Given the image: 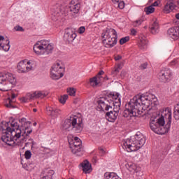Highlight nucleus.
<instances>
[{
    "instance_id": "54",
    "label": "nucleus",
    "mask_w": 179,
    "mask_h": 179,
    "mask_svg": "<svg viewBox=\"0 0 179 179\" xmlns=\"http://www.w3.org/2000/svg\"><path fill=\"white\" fill-rule=\"evenodd\" d=\"M103 79H104V80H108V77H107V76H106L104 77Z\"/></svg>"
},
{
    "instance_id": "1",
    "label": "nucleus",
    "mask_w": 179,
    "mask_h": 179,
    "mask_svg": "<svg viewBox=\"0 0 179 179\" xmlns=\"http://www.w3.org/2000/svg\"><path fill=\"white\" fill-rule=\"evenodd\" d=\"M157 99L155 95L137 94L126 104L124 117H138L143 115L145 110H150L156 104Z\"/></svg>"
},
{
    "instance_id": "20",
    "label": "nucleus",
    "mask_w": 179,
    "mask_h": 179,
    "mask_svg": "<svg viewBox=\"0 0 179 179\" xmlns=\"http://www.w3.org/2000/svg\"><path fill=\"white\" fill-rule=\"evenodd\" d=\"M167 33L169 36L171 37V38H173V40H177V38L179 37V28L177 27L176 28H169Z\"/></svg>"
},
{
    "instance_id": "12",
    "label": "nucleus",
    "mask_w": 179,
    "mask_h": 179,
    "mask_svg": "<svg viewBox=\"0 0 179 179\" xmlns=\"http://www.w3.org/2000/svg\"><path fill=\"white\" fill-rule=\"evenodd\" d=\"M69 143L71 152L74 155L82 152V141L78 137H73L72 139H69Z\"/></svg>"
},
{
    "instance_id": "59",
    "label": "nucleus",
    "mask_w": 179,
    "mask_h": 179,
    "mask_svg": "<svg viewBox=\"0 0 179 179\" xmlns=\"http://www.w3.org/2000/svg\"><path fill=\"white\" fill-rule=\"evenodd\" d=\"M0 179H2V176L0 175Z\"/></svg>"
},
{
    "instance_id": "14",
    "label": "nucleus",
    "mask_w": 179,
    "mask_h": 179,
    "mask_svg": "<svg viewBox=\"0 0 179 179\" xmlns=\"http://www.w3.org/2000/svg\"><path fill=\"white\" fill-rule=\"evenodd\" d=\"M48 96V94L41 92V91H36L33 94L28 93L27 94V99L26 98H23L22 101L24 103H26L27 100H33V99H44V97H47Z\"/></svg>"
},
{
    "instance_id": "2",
    "label": "nucleus",
    "mask_w": 179,
    "mask_h": 179,
    "mask_svg": "<svg viewBox=\"0 0 179 179\" xmlns=\"http://www.w3.org/2000/svg\"><path fill=\"white\" fill-rule=\"evenodd\" d=\"M171 127V108H166L157 120H151L150 127L157 135H164L170 131Z\"/></svg>"
},
{
    "instance_id": "43",
    "label": "nucleus",
    "mask_w": 179,
    "mask_h": 179,
    "mask_svg": "<svg viewBox=\"0 0 179 179\" xmlns=\"http://www.w3.org/2000/svg\"><path fill=\"white\" fill-rule=\"evenodd\" d=\"M85 30H86V28L85 27H80L78 29V33L80 34H83V33H85Z\"/></svg>"
},
{
    "instance_id": "23",
    "label": "nucleus",
    "mask_w": 179,
    "mask_h": 179,
    "mask_svg": "<svg viewBox=\"0 0 179 179\" xmlns=\"http://www.w3.org/2000/svg\"><path fill=\"white\" fill-rule=\"evenodd\" d=\"M80 166L83 167V171L85 173V174H89V173L92 171V164H90L89 161L85 160L80 164Z\"/></svg>"
},
{
    "instance_id": "29",
    "label": "nucleus",
    "mask_w": 179,
    "mask_h": 179,
    "mask_svg": "<svg viewBox=\"0 0 179 179\" xmlns=\"http://www.w3.org/2000/svg\"><path fill=\"white\" fill-rule=\"evenodd\" d=\"M105 177V179H121L115 173H106Z\"/></svg>"
},
{
    "instance_id": "31",
    "label": "nucleus",
    "mask_w": 179,
    "mask_h": 179,
    "mask_svg": "<svg viewBox=\"0 0 179 179\" xmlns=\"http://www.w3.org/2000/svg\"><path fill=\"white\" fill-rule=\"evenodd\" d=\"M43 173L45 174V177H50V178H52V176H54V171L51 169H45L43 171Z\"/></svg>"
},
{
    "instance_id": "47",
    "label": "nucleus",
    "mask_w": 179,
    "mask_h": 179,
    "mask_svg": "<svg viewBox=\"0 0 179 179\" xmlns=\"http://www.w3.org/2000/svg\"><path fill=\"white\" fill-rule=\"evenodd\" d=\"M101 75H104V71H100L97 76L96 78H98V79H101Z\"/></svg>"
},
{
    "instance_id": "36",
    "label": "nucleus",
    "mask_w": 179,
    "mask_h": 179,
    "mask_svg": "<svg viewBox=\"0 0 179 179\" xmlns=\"http://www.w3.org/2000/svg\"><path fill=\"white\" fill-rule=\"evenodd\" d=\"M66 100H68V95L65 94L62 96L59 99V101L62 103V104H65V103H66Z\"/></svg>"
},
{
    "instance_id": "10",
    "label": "nucleus",
    "mask_w": 179,
    "mask_h": 179,
    "mask_svg": "<svg viewBox=\"0 0 179 179\" xmlns=\"http://www.w3.org/2000/svg\"><path fill=\"white\" fill-rule=\"evenodd\" d=\"M64 71H65V67L62 64V62H56L50 69V78L53 80H58L64 76Z\"/></svg>"
},
{
    "instance_id": "58",
    "label": "nucleus",
    "mask_w": 179,
    "mask_h": 179,
    "mask_svg": "<svg viewBox=\"0 0 179 179\" xmlns=\"http://www.w3.org/2000/svg\"><path fill=\"white\" fill-rule=\"evenodd\" d=\"M149 2L150 3V2H153V0H149Z\"/></svg>"
},
{
    "instance_id": "30",
    "label": "nucleus",
    "mask_w": 179,
    "mask_h": 179,
    "mask_svg": "<svg viewBox=\"0 0 179 179\" xmlns=\"http://www.w3.org/2000/svg\"><path fill=\"white\" fill-rule=\"evenodd\" d=\"M138 47L141 50H146V48H148V41L141 40L138 43Z\"/></svg>"
},
{
    "instance_id": "25",
    "label": "nucleus",
    "mask_w": 179,
    "mask_h": 179,
    "mask_svg": "<svg viewBox=\"0 0 179 179\" xmlns=\"http://www.w3.org/2000/svg\"><path fill=\"white\" fill-rule=\"evenodd\" d=\"M31 122L27 121L26 122L25 128L24 129V132L22 131V136H29L31 132H33V129H31Z\"/></svg>"
},
{
    "instance_id": "53",
    "label": "nucleus",
    "mask_w": 179,
    "mask_h": 179,
    "mask_svg": "<svg viewBox=\"0 0 179 179\" xmlns=\"http://www.w3.org/2000/svg\"><path fill=\"white\" fill-rule=\"evenodd\" d=\"M176 19H178V20H179V13L176 15Z\"/></svg>"
},
{
    "instance_id": "51",
    "label": "nucleus",
    "mask_w": 179,
    "mask_h": 179,
    "mask_svg": "<svg viewBox=\"0 0 179 179\" xmlns=\"http://www.w3.org/2000/svg\"><path fill=\"white\" fill-rule=\"evenodd\" d=\"M176 64H177V59H174L171 61V65H176Z\"/></svg>"
},
{
    "instance_id": "9",
    "label": "nucleus",
    "mask_w": 179,
    "mask_h": 179,
    "mask_svg": "<svg viewBox=\"0 0 179 179\" xmlns=\"http://www.w3.org/2000/svg\"><path fill=\"white\" fill-rule=\"evenodd\" d=\"M103 38L102 43L106 48H112L117 44V31L114 29H110L103 31L101 34Z\"/></svg>"
},
{
    "instance_id": "48",
    "label": "nucleus",
    "mask_w": 179,
    "mask_h": 179,
    "mask_svg": "<svg viewBox=\"0 0 179 179\" xmlns=\"http://www.w3.org/2000/svg\"><path fill=\"white\" fill-rule=\"evenodd\" d=\"M19 121H20V122H22V124H23V122H24V127L27 125V124H26V122H27L26 118H24H24H22V119L20 120Z\"/></svg>"
},
{
    "instance_id": "18",
    "label": "nucleus",
    "mask_w": 179,
    "mask_h": 179,
    "mask_svg": "<svg viewBox=\"0 0 179 179\" xmlns=\"http://www.w3.org/2000/svg\"><path fill=\"white\" fill-rule=\"evenodd\" d=\"M46 111L48 115H50L52 118H57L58 115H61V110L52 107L46 108Z\"/></svg>"
},
{
    "instance_id": "42",
    "label": "nucleus",
    "mask_w": 179,
    "mask_h": 179,
    "mask_svg": "<svg viewBox=\"0 0 179 179\" xmlns=\"http://www.w3.org/2000/svg\"><path fill=\"white\" fill-rule=\"evenodd\" d=\"M15 31H24V29L20 25H17L14 27Z\"/></svg>"
},
{
    "instance_id": "8",
    "label": "nucleus",
    "mask_w": 179,
    "mask_h": 179,
    "mask_svg": "<svg viewBox=\"0 0 179 179\" xmlns=\"http://www.w3.org/2000/svg\"><path fill=\"white\" fill-rule=\"evenodd\" d=\"M33 50L37 55H50L52 54L54 45L50 43L48 41L42 40L34 45Z\"/></svg>"
},
{
    "instance_id": "46",
    "label": "nucleus",
    "mask_w": 179,
    "mask_h": 179,
    "mask_svg": "<svg viewBox=\"0 0 179 179\" xmlns=\"http://www.w3.org/2000/svg\"><path fill=\"white\" fill-rule=\"evenodd\" d=\"M160 0H157L156 1H155L151 6L152 7H155V6H159V5H160Z\"/></svg>"
},
{
    "instance_id": "13",
    "label": "nucleus",
    "mask_w": 179,
    "mask_h": 179,
    "mask_svg": "<svg viewBox=\"0 0 179 179\" xmlns=\"http://www.w3.org/2000/svg\"><path fill=\"white\" fill-rule=\"evenodd\" d=\"M76 33L73 29L71 28H67L65 29L64 34V41L66 44H72L73 41L76 38Z\"/></svg>"
},
{
    "instance_id": "33",
    "label": "nucleus",
    "mask_w": 179,
    "mask_h": 179,
    "mask_svg": "<svg viewBox=\"0 0 179 179\" xmlns=\"http://www.w3.org/2000/svg\"><path fill=\"white\" fill-rule=\"evenodd\" d=\"M144 10L146 13V15H150V13H153L155 12V7L151 5L145 8Z\"/></svg>"
},
{
    "instance_id": "56",
    "label": "nucleus",
    "mask_w": 179,
    "mask_h": 179,
    "mask_svg": "<svg viewBox=\"0 0 179 179\" xmlns=\"http://www.w3.org/2000/svg\"><path fill=\"white\" fill-rule=\"evenodd\" d=\"M36 125H37V122L34 123V127H36Z\"/></svg>"
},
{
    "instance_id": "26",
    "label": "nucleus",
    "mask_w": 179,
    "mask_h": 179,
    "mask_svg": "<svg viewBox=\"0 0 179 179\" xmlns=\"http://www.w3.org/2000/svg\"><path fill=\"white\" fill-rule=\"evenodd\" d=\"M176 9V6L174 3L171 1H168L164 6V12L165 13H170L171 10H174Z\"/></svg>"
},
{
    "instance_id": "52",
    "label": "nucleus",
    "mask_w": 179,
    "mask_h": 179,
    "mask_svg": "<svg viewBox=\"0 0 179 179\" xmlns=\"http://www.w3.org/2000/svg\"><path fill=\"white\" fill-rule=\"evenodd\" d=\"M35 145H36V142L32 141H31V150H33V149L34 148Z\"/></svg>"
},
{
    "instance_id": "50",
    "label": "nucleus",
    "mask_w": 179,
    "mask_h": 179,
    "mask_svg": "<svg viewBox=\"0 0 179 179\" xmlns=\"http://www.w3.org/2000/svg\"><path fill=\"white\" fill-rule=\"evenodd\" d=\"M131 33L132 34V36H136V30L133 29L131 30Z\"/></svg>"
},
{
    "instance_id": "3",
    "label": "nucleus",
    "mask_w": 179,
    "mask_h": 179,
    "mask_svg": "<svg viewBox=\"0 0 179 179\" xmlns=\"http://www.w3.org/2000/svg\"><path fill=\"white\" fill-rule=\"evenodd\" d=\"M1 129L2 130L3 135L1 136V140L3 142L6 143L8 146H14L17 145L18 139L22 138V129H12L9 127V122H2L1 125Z\"/></svg>"
},
{
    "instance_id": "11",
    "label": "nucleus",
    "mask_w": 179,
    "mask_h": 179,
    "mask_svg": "<svg viewBox=\"0 0 179 179\" xmlns=\"http://www.w3.org/2000/svg\"><path fill=\"white\" fill-rule=\"evenodd\" d=\"M70 124V127L73 131L79 133L82 131V122L80 119L77 116H70L69 118L66 119Z\"/></svg>"
},
{
    "instance_id": "5",
    "label": "nucleus",
    "mask_w": 179,
    "mask_h": 179,
    "mask_svg": "<svg viewBox=\"0 0 179 179\" xmlns=\"http://www.w3.org/2000/svg\"><path fill=\"white\" fill-rule=\"evenodd\" d=\"M79 10H80V3L78 2V0H72L69 8L61 7L57 8L53 15L56 17V20H59V19H64V17L68 16L69 13L70 15L79 13Z\"/></svg>"
},
{
    "instance_id": "60",
    "label": "nucleus",
    "mask_w": 179,
    "mask_h": 179,
    "mask_svg": "<svg viewBox=\"0 0 179 179\" xmlns=\"http://www.w3.org/2000/svg\"><path fill=\"white\" fill-rule=\"evenodd\" d=\"M101 150L102 152H103V150H103V149H101Z\"/></svg>"
},
{
    "instance_id": "45",
    "label": "nucleus",
    "mask_w": 179,
    "mask_h": 179,
    "mask_svg": "<svg viewBox=\"0 0 179 179\" xmlns=\"http://www.w3.org/2000/svg\"><path fill=\"white\" fill-rule=\"evenodd\" d=\"M140 69L143 70V69H146V68H148V63H144L142 64L140 66H139Z\"/></svg>"
},
{
    "instance_id": "19",
    "label": "nucleus",
    "mask_w": 179,
    "mask_h": 179,
    "mask_svg": "<svg viewBox=\"0 0 179 179\" xmlns=\"http://www.w3.org/2000/svg\"><path fill=\"white\" fill-rule=\"evenodd\" d=\"M110 110L109 112L106 113V118L109 122H115V120H117L118 117V113L111 110L112 109Z\"/></svg>"
},
{
    "instance_id": "24",
    "label": "nucleus",
    "mask_w": 179,
    "mask_h": 179,
    "mask_svg": "<svg viewBox=\"0 0 179 179\" xmlns=\"http://www.w3.org/2000/svg\"><path fill=\"white\" fill-rule=\"evenodd\" d=\"M16 97H17L16 94H12L11 99L8 98L6 99V103H5V106L7 107V108H16V106L13 105V103H14L13 100H15Z\"/></svg>"
},
{
    "instance_id": "32",
    "label": "nucleus",
    "mask_w": 179,
    "mask_h": 179,
    "mask_svg": "<svg viewBox=\"0 0 179 179\" xmlns=\"http://www.w3.org/2000/svg\"><path fill=\"white\" fill-rule=\"evenodd\" d=\"M112 2L113 3H117V7L120 9H124V8H125V3L124 1L120 2V0H112Z\"/></svg>"
},
{
    "instance_id": "15",
    "label": "nucleus",
    "mask_w": 179,
    "mask_h": 179,
    "mask_svg": "<svg viewBox=\"0 0 179 179\" xmlns=\"http://www.w3.org/2000/svg\"><path fill=\"white\" fill-rule=\"evenodd\" d=\"M31 62L30 61L27 62H20L17 66V71L20 73H24L26 72H29L33 69V66L30 65Z\"/></svg>"
},
{
    "instance_id": "6",
    "label": "nucleus",
    "mask_w": 179,
    "mask_h": 179,
    "mask_svg": "<svg viewBox=\"0 0 179 179\" xmlns=\"http://www.w3.org/2000/svg\"><path fill=\"white\" fill-rule=\"evenodd\" d=\"M17 83L16 77L9 72L0 73V90L8 92Z\"/></svg>"
},
{
    "instance_id": "4",
    "label": "nucleus",
    "mask_w": 179,
    "mask_h": 179,
    "mask_svg": "<svg viewBox=\"0 0 179 179\" xmlns=\"http://www.w3.org/2000/svg\"><path fill=\"white\" fill-rule=\"evenodd\" d=\"M146 143V138L142 134L138 133L131 138H127L122 143V148L127 152H136Z\"/></svg>"
},
{
    "instance_id": "27",
    "label": "nucleus",
    "mask_w": 179,
    "mask_h": 179,
    "mask_svg": "<svg viewBox=\"0 0 179 179\" xmlns=\"http://www.w3.org/2000/svg\"><path fill=\"white\" fill-rule=\"evenodd\" d=\"M113 104V112L117 113V114L120 113V110H121V101L120 99L117 101L112 103Z\"/></svg>"
},
{
    "instance_id": "35",
    "label": "nucleus",
    "mask_w": 179,
    "mask_h": 179,
    "mask_svg": "<svg viewBox=\"0 0 179 179\" xmlns=\"http://www.w3.org/2000/svg\"><path fill=\"white\" fill-rule=\"evenodd\" d=\"M90 85L94 87L99 85V83L97 82V76H94L90 79Z\"/></svg>"
},
{
    "instance_id": "49",
    "label": "nucleus",
    "mask_w": 179,
    "mask_h": 179,
    "mask_svg": "<svg viewBox=\"0 0 179 179\" xmlns=\"http://www.w3.org/2000/svg\"><path fill=\"white\" fill-rule=\"evenodd\" d=\"M122 57H121V55H117L115 57V61H120V59H122Z\"/></svg>"
},
{
    "instance_id": "28",
    "label": "nucleus",
    "mask_w": 179,
    "mask_h": 179,
    "mask_svg": "<svg viewBox=\"0 0 179 179\" xmlns=\"http://www.w3.org/2000/svg\"><path fill=\"white\" fill-rule=\"evenodd\" d=\"M8 123L11 127V129H22V128H20V124H19L17 122H15V120H13L11 122H8Z\"/></svg>"
},
{
    "instance_id": "22",
    "label": "nucleus",
    "mask_w": 179,
    "mask_h": 179,
    "mask_svg": "<svg viewBox=\"0 0 179 179\" xmlns=\"http://www.w3.org/2000/svg\"><path fill=\"white\" fill-rule=\"evenodd\" d=\"M126 167L129 170V171H130V173H133V174L135 173H139V171H141V168L136 166V164H134L132 162L127 164Z\"/></svg>"
},
{
    "instance_id": "61",
    "label": "nucleus",
    "mask_w": 179,
    "mask_h": 179,
    "mask_svg": "<svg viewBox=\"0 0 179 179\" xmlns=\"http://www.w3.org/2000/svg\"><path fill=\"white\" fill-rule=\"evenodd\" d=\"M178 148H179V144H178Z\"/></svg>"
},
{
    "instance_id": "34",
    "label": "nucleus",
    "mask_w": 179,
    "mask_h": 179,
    "mask_svg": "<svg viewBox=\"0 0 179 179\" xmlns=\"http://www.w3.org/2000/svg\"><path fill=\"white\" fill-rule=\"evenodd\" d=\"M62 129L68 130L72 129V127H71V124H69V122L66 119L63 125H62Z\"/></svg>"
},
{
    "instance_id": "21",
    "label": "nucleus",
    "mask_w": 179,
    "mask_h": 179,
    "mask_svg": "<svg viewBox=\"0 0 179 179\" xmlns=\"http://www.w3.org/2000/svg\"><path fill=\"white\" fill-rule=\"evenodd\" d=\"M150 31L152 34H157L160 31V26L157 21H154L149 27Z\"/></svg>"
},
{
    "instance_id": "17",
    "label": "nucleus",
    "mask_w": 179,
    "mask_h": 179,
    "mask_svg": "<svg viewBox=\"0 0 179 179\" xmlns=\"http://www.w3.org/2000/svg\"><path fill=\"white\" fill-rule=\"evenodd\" d=\"M10 41L8 37L5 38L2 36H0V47L3 51L8 52L10 50Z\"/></svg>"
},
{
    "instance_id": "38",
    "label": "nucleus",
    "mask_w": 179,
    "mask_h": 179,
    "mask_svg": "<svg viewBox=\"0 0 179 179\" xmlns=\"http://www.w3.org/2000/svg\"><path fill=\"white\" fill-rule=\"evenodd\" d=\"M67 93H69V96H75L76 94V90L69 88L67 90Z\"/></svg>"
},
{
    "instance_id": "57",
    "label": "nucleus",
    "mask_w": 179,
    "mask_h": 179,
    "mask_svg": "<svg viewBox=\"0 0 179 179\" xmlns=\"http://www.w3.org/2000/svg\"><path fill=\"white\" fill-rule=\"evenodd\" d=\"M27 145H29V143H25V146H27Z\"/></svg>"
},
{
    "instance_id": "40",
    "label": "nucleus",
    "mask_w": 179,
    "mask_h": 179,
    "mask_svg": "<svg viewBox=\"0 0 179 179\" xmlns=\"http://www.w3.org/2000/svg\"><path fill=\"white\" fill-rule=\"evenodd\" d=\"M142 20H136L133 22V26L134 27H138V26H141L142 24Z\"/></svg>"
},
{
    "instance_id": "41",
    "label": "nucleus",
    "mask_w": 179,
    "mask_h": 179,
    "mask_svg": "<svg viewBox=\"0 0 179 179\" xmlns=\"http://www.w3.org/2000/svg\"><path fill=\"white\" fill-rule=\"evenodd\" d=\"M173 118L176 120V121H178L179 120V111L178 109H176V110L174 111L173 113Z\"/></svg>"
},
{
    "instance_id": "16",
    "label": "nucleus",
    "mask_w": 179,
    "mask_h": 179,
    "mask_svg": "<svg viewBox=\"0 0 179 179\" xmlns=\"http://www.w3.org/2000/svg\"><path fill=\"white\" fill-rule=\"evenodd\" d=\"M158 75L159 80L161 82L166 83L167 82L168 79H170L171 71L170 69L165 68L161 70Z\"/></svg>"
},
{
    "instance_id": "55",
    "label": "nucleus",
    "mask_w": 179,
    "mask_h": 179,
    "mask_svg": "<svg viewBox=\"0 0 179 179\" xmlns=\"http://www.w3.org/2000/svg\"><path fill=\"white\" fill-rule=\"evenodd\" d=\"M33 111H34V113H37V109L34 108V109H33Z\"/></svg>"
},
{
    "instance_id": "39",
    "label": "nucleus",
    "mask_w": 179,
    "mask_h": 179,
    "mask_svg": "<svg viewBox=\"0 0 179 179\" xmlns=\"http://www.w3.org/2000/svg\"><path fill=\"white\" fill-rule=\"evenodd\" d=\"M24 157L27 160H29V159H31V151L27 150L24 153Z\"/></svg>"
},
{
    "instance_id": "37",
    "label": "nucleus",
    "mask_w": 179,
    "mask_h": 179,
    "mask_svg": "<svg viewBox=\"0 0 179 179\" xmlns=\"http://www.w3.org/2000/svg\"><path fill=\"white\" fill-rule=\"evenodd\" d=\"M127 41H129V36H126V37L122 38L120 40V44H121V45H122L123 44H125V43H127Z\"/></svg>"
},
{
    "instance_id": "44",
    "label": "nucleus",
    "mask_w": 179,
    "mask_h": 179,
    "mask_svg": "<svg viewBox=\"0 0 179 179\" xmlns=\"http://www.w3.org/2000/svg\"><path fill=\"white\" fill-rule=\"evenodd\" d=\"M120 71H121V67L119 66L118 67H116L115 70L112 72V73H114V75H117Z\"/></svg>"
},
{
    "instance_id": "7",
    "label": "nucleus",
    "mask_w": 179,
    "mask_h": 179,
    "mask_svg": "<svg viewBox=\"0 0 179 179\" xmlns=\"http://www.w3.org/2000/svg\"><path fill=\"white\" fill-rule=\"evenodd\" d=\"M108 97L112 99L107 100L106 98H102L97 101V109L99 111H104V110L105 111H110V110H113V106L110 105L111 103H115V101H118V100L121 101V98H120V94L118 93H110Z\"/></svg>"
}]
</instances>
